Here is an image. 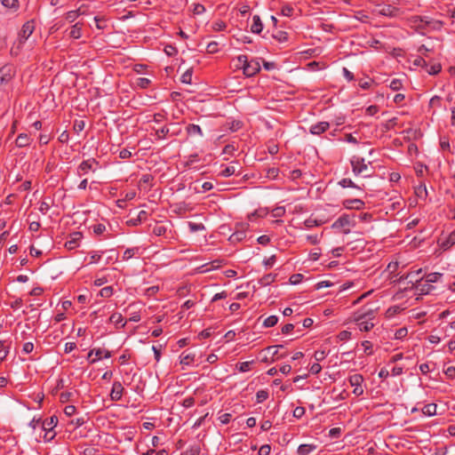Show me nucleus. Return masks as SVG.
Masks as SVG:
<instances>
[{
	"label": "nucleus",
	"instance_id": "nucleus-1",
	"mask_svg": "<svg viewBox=\"0 0 455 455\" xmlns=\"http://www.w3.org/2000/svg\"><path fill=\"white\" fill-rule=\"evenodd\" d=\"M34 29H35V26H34L33 20H29L23 25V27L19 34V38H18V41L15 45L16 50H14V47H13L12 49V53H14V54L18 53V51L21 48V46L26 42V40H28V37L32 35Z\"/></svg>",
	"mask_w": 455,
	"mask_h": 455
},
{
	"label": "nucleus",
	"instance_id": "nucleus-2",
	"mask_svg": "<svg viewBox=\"0 0 455 455\" xmlns=\"http://www.w3.org/2000/svg\"><path fill=\"white\" fill-rule=\"evenodd\" d=\"M352 170L355 175H363V177H371V172L368 164H365L363 158L354 156L351 160Z\"/></svg>",
	"mask_w": 455,
	"mask_h": 455
},
{
	"label": "nucleus",
	"instance_id": "nucleus-3",
	"mask_svg": "<svg viewBox=\"0 0 455 455\" xmlns=\"http://www.w3.org/2000/svg\"><path fill=\"white\" fill-rule=\"evenodd\" d=\"M14 76V68L11 65H5L0 68V86L9 83Z\"/></svg>",
	"mask_w": 455,
	"mask_h": 455
},
{
	"label": "nucleus",
	"instance_id": "nucleus-4",
	"mask_svg": "<svg viewBox=\"0 0 455 455\" xmlns=\"http://www.w3.org/2000/svg\"><path fill=\"white\" fill-rule=\"evenodd\" d=\"M243 74L246 76H252L260 70V65L259 60H251L245 67H243Z\"/></svg>",
	"mask_w": 455,
	"mask_h": 455
},
{
	"label": "nucleus",
	"instance_id": "nucleus-5",
	"mask_svg": "<svg viewBox=\"0 0 455 455\" xmlns=\"http://www.w3.org/2000/svg\"><path fill=\"white\" fill-rule=\"evenodd\" d=\"M349 382L351 386L355 387L353 393L355 395H361L363 393V389L361 386L363 382V376L359 374H355L349 378Z\"/></svg>",
	"mask_w": 455,
	"mask_h": 455
},
{
	"label": "nucleus",
	"instance_id": "nucleus-6",
	"mask_svg": "<svg viewBox=\"0 0 455 455\" xmlns=\"http://www.w3.org/2000/svg\"><path fill=\"white\" fill-rule=\"evenodd\" d=\"M82 238V234L80 232H75L71 234L70 239L66 242L65 247L68 250H73L78 246V243Z\"/></svg>",
	"mask_w": 455,
	"mask_h": 455
},
{
	"label": "nucleus",
	"instance_id": "nucleus-7",
	"mask_svg": "<svg viewBox=\"0 0 455 455\" xmlns=\"http://www.w3.org/2000/svg\"><path fill=\"white\" fill-rule=\"evenodd\" d=\"M330 127L329 123L327 122H320L318 124H313L310 127V132L315 135H319L324 132Z\"/></svg>",
	"mask_w": 455,
	"mask_h": 455
},
{
	"label": "nucleus",
	"instance_id": "nucleus-8",
	"mask_svg": "<svg viewBox=\"0 0 455 455\" xmlns=\"http://www.w3.org/2000/svg\"><path fill=\"white\" fill-rule=\"evenodd\" d=\"M123 390H124V387H122L121 383L115 382L113 384V387H112L111 394H110L111 399L113 401L120 400L122 397Z\"/></svg>",
	"mask_w": 455,
	"mask_h": 455
},
{
	"label": "nucleus",
	"instance_id": "nucleus-9",
	"mask_svg": "<svg viewBox=\"0 0 455 455\" xmlns=\"http://www.w3.org/2000/svg\"><path fill=\"white\" fill-rule=\"evenodd\" d=\"M378 12L381 15L392 17V16H395L398 10L390 4H385V5L379 6Z\"/></svg>",
	"mask_w": 455,
	"mask_h": 455
},
{
	"label": "nucleus",
	"instance_id": "nucleus-10",
	"mask_svg": "<svg viewBox=\"0 0 455 455\" xmlns=\"http://www.w3.org/2000/svg\"><path fill=\"white\" fill-rule=\"evenodd\" d=\"M364 203L360 199L346 200L344 206L347 209L360 210L363 207Z\"/></svg>",
	"mask_w": 455,
	"mask_h": 455
},
{
	"label": "nucleus",
	"instance_id": "nucleus-11",
	"mask_svg": "<svg viewBox=\"0 0 455 455\" xmlns=\"http://www.w3.org/2000/svg\"><path fill=\"white\" fill-rule=\"evenodd\" d=\"M421 22H425L426 28H430L434 30H439L442 28V22L439 20H430L428 18L427 19H420Z\"/></svg>",
	"mask_w": 455,
	"mask_h": 455
},
{
	"label": "nucleus",
	"instance_id": "nucleus-12",
	"mask_svg": "<svg viewBox=\"0 0 455 455\" xmlns=\"http://www.w3.org/2000/svg\"><path fill=\"white\" fill-rule=\"evenodd\" d=\"M422 273V269L419 268L414 272H411L409 273L406 276H405V279H408L409 283H419L422 280V277L419 276V275Z\"/></svg>",
	"mask_w": 455,
	"mask_h": 455
},
{
	"label": "nucleus",
	"instance_id": "nucleus-13",
	"mask_svg": "<svg viewBox=\"0 0 455 455\" xmlns=\"http://www.w3.org/2000/svg\"><path fill=\"white\" fill-rule=\"evenodd\" d=\"M93 354H95L96 357L92 360V363H94L97 360H100L102 356H104L106 358L110 356V353L108 351H104L102 349H96V350H92L89 353L88 357L90 358Z\"/></svg>",
	"mask_w": 455,
	"mask_h": 455
},
{
	"label": "nucleus",
	"instance_id": "nucleus-14",
	"mask_svg": "<svg viewBox=\"0 0 455 455\" xmlns=\"http://www.w3.org/2000/svg\"><path fill=\"white\" fill-rule=\"evenodd\" d=\"M364 315H359L356 321H360L358 323L360 331H369L374 324L369 321H362Z\"/></svg>",
	"mask_w": 455,
	"mask_h": 455
},
{
	"label": "nucleus",
	"instance_id": "nucleus-15",
	"mask_svg": "<svg viewBox=\"0 0 455 455\" xmlns=\"http://www.w3.org/2000/svg\"><path fill=\"white\" fill-rule=\"evenodd\" d=\"M316 448L314 444H300L298 448V453L299 455H307Z\"/></svg>",
	"mask_w": 455,
	"mask_h": 455
},
{
	"label": "nucleus",
	"instance_id": "nucleus-16",
	"mask_svg": "<svg viewBox=\"0 0 455 455\" xmlns=\"http://www.w3.org/2000/svg\"><path fill=\"white\" fill-rule=\"evenodd\" d=\"M29 138L26 133H20L16 139V145L19 148L26 147L29 144Z\"/></svg>",
	"mask_w": 455,
	"mask_h": 455
},
{
	"label": "nucleus",
	"instance_id": "nucleus-17",
	"mask_svg": "<svg viewBox=\"0 0 455 455\" xmlns=\"http://www.w3.org/2000/svg\"><path fill=\"white\" fill-rule=\"evenodd\" d=\"M252 20L253 23L251 28V32L256 34L261 32L263 26L259 17L255 15Z\"/></svg>",
	"mask_w": 455,
	"mask_h": 455
},
{
	"label": "nucleus",
	"instance_id": "nucleus-18",
	"mask_svg": "<svg viewBox=\"0 0 455 455\" xmlns=\"http://www.w3.org/2000/svg\"><path fill=\"white\" fill-rule=\"evenodd\" d=\"M455 244V230L449 235V236L441 243V246L447 250Z\"/></svg>",
	"mask_w": 455,
	"mask_h": 455
},
{
	"label": "nucleus",
	"instance_id": "nucleus-19",
	"mask_svg": "<svg viewBox=\"0 0 455 455\" xmlns=\"http://www.w3.org/2000/svg\"><path fill=\"white\" fill-rule=\"evenodd\" d=\"M187 131H188V133L190 135V136H200L202 137L203 136V132L200 128V126L196 125V124H189L188 127H187Z\"/></svg>",
	"mask_w": 455,
	"mask_h": 455
},
{
	"label": "nucleus",
	"instance_id": "nucleus-20",
	"mask_svg": "<svg viewBox=\"0 0 455 455\" xmlns=\"http://www.w3.org/2000/svg\"><path fill=\"white\" fill-rule=\"evenodd\" d=\"M350 224V220L348 216H342L338 219L332 225L333 228H343L348 226Z\"/></svg>",
	"mask_w": 455,
	"mask_h": 455
},
{
	"label": "nucleus",
	"instance_id": "nucleus-21",
	"mask_svg": "<svg viewBox=\"0 0 455 455\" xmlns=\"http://www.w3.org/2000/svg\"><path fill=\"white\" fill-rule=\"evenodd\" d=\"M110 322L116 324V326L120 325L121 327H124L125 325V323H123V316L119 313H114L110 316Z\"/></svg>",
	"mask_w": 455,
	"mask_h": 455
},
{
	"label": "nucleus",
	"instance_id": "nucleus-22",
	"mask_svg": "<svg viewBox=\"0 0 455 455\" xmlns=\"http://www.w3.org/2000/svg\"><path fill=\"white\" fill-rule=\"evenodd\" d=\"M70 37H73L75 39L81 37V25L79 23L75 24L72 26L70 32H69Z\"/></svg>",
	"mask_w": 455,
	"mask_h": 455
},
{
	"label": "nucleus",
	"instance_id": "nucleus-23",
	"mask_svg": "<svg viewBox=\"0 0 455 455\" xmlns=\"http://www.w3.org/2000/svg\"><path fill=\"white\" fill-rule=\"evenodd\" d=\"M422 411L424 414L433 416L436 413V405L435 403H429L423 407Z\"/></svg>",
	"mask_w": 455,
	"mask_h": 455
},
{
	"label": "nucleus",
	"instance_id": "nucleus-24",
	"mask_svg": "<svg viewBox=\"0 0 455 455\" xmlns=\"http://www.w3.org/2000/svg\"><path fill=\"white\" fill-rule=\"evenodd\" d=\"M95 164L94 160H87L84 161L80 166L79 170L83 172L84 173H86L89 170L92 169V165Z\"/></svg>",
	"mask_w": 455,
	"mask_h": 455
},
{
	"label": "nucleus",
	"instance_id": "nucleus-25",
	"mask_svg": "<svg viewBox=\"0 0 455 455\" xmlns=\"http://www.w3.org/2000/svg\"><path fill=\"white\" fill-rule=\"evenodd\" d=\"M278 318L275 315H270L264 320L263 325L265 327H272L277 323Z\"/></svg>",
	"mask_w": 455,
	"mask_h": 455
},
{
	"label": "nucleus",
	"instance_id": "nucleus-26",
	"mask_svg": "<svg viewBox=\"0 0 455 455\" xmlns=\"http://www.w3.org/2000/svg\"><path fill=\"white\" fill-rule=\"evenodd\" d=\"M441 276L442 274L440 273H430L426 275V282L427 283H436Z\"/></svg>",
	"mask_w": 455,
	"mask_h": 455
},
{
	"label": "nucleus",
	"instance_id": "nucleus-27",
	"mask_svg": "<svg viewBox=\"0 0 455 455\" xmlns=\"http://www.w3.org/2000/svg\"><path fill=\"white\" fill-rule=\"evenodd\" d=\"M427 17L415 16L411 19V22L420 29H426L425 22H421L420 19H427Z\"/></svg>",
	"mask_w": 455,
	"mask_h": 455
},
{
	"label": "nucleus",
	"instance_id": "nucleus-28",
	"mask_svg": "<svg viewBox=\"0 0 455 455\" xmlns=\"http://www.w3.org/2000/svg\"><path fill=\"white\" fill-rule=\"evenodd\" d=\"M235 171H236L235 166L230 165V166L226 167L223 171H221L220 175L222 177H229V176L235 174Z\"/></svg>",
	"mask_w": 455,
	"mask_h": 455
},
{
	"label": "nucleus",
	"instance_id": "nucleus-29",
	"mask_svg": "<svg viewBox=\"0 0 455 455\" xmlns=\"http://www.w3.org/2000/svg\"><path fill=\"white\" fill-rule=\"evenodd\" d=\"M191 79H192V69H188L187 71L184 72V74L181 76V78H180V81L183 83V84H191Z\"/></svg>",
	"mask_w": 455,
	"mask_h": 455
},
{
	"label": "nucleus",
	"instance_id": "nucleus-30",
	"mask_svg": "<svg viewBox=\"0 0 455 455\" xmlns=\"http://www.w3.org/2000/svg\"><path fill=\"white\" fill-rule=\"evenodd\" d=\"M275 275H272V274H268V275H264L261 279H260V283L262 285H268L270 284L271 283H273L275 281Z\"/></svg>",
	"mask_w": 455,
	"mask_h": 455
},
{
	"label": "nucleus",
	"instance_id": "nucleus-31",
	"mask_svg": "<svg viewBox=\"0 0 455 455\" xmlns=\"http://www.w3.org/2000/svg\"><path fill=\"white\" fill-rule=\"evenodd\" d=\"M283 347L282 345L277 346H270L266 348V353L270 355L271 357H274L275 355H277L279 348Z\"/></svg>",
	"mask_w": 455,
	"mask_h": 455
},
{
	"label": "nucleus",
	"instance_id": "nucleus-32",
	"mask_svg": "<svg viewBox=\"0 0 455 455\" xmlns=\"http://www.w3.org/2000/svg\"><path fill=\"white\" fill-rule=\"evenodd\" d=\"M285 213V208L283 206H278L273 209L272 211V216L274 218H279L283 216Z\"/></svg>",
	"mask_w": 455,
	"mask_h": 455
},
{
	"label": "nucleus",
	"instance_id": "nucleus-33",
	"mask_svg": "<svg viewBox=\"0 0 455 455\" xmlns=\"http://www.w3.org/2000/svg\"><path fill=\"white\" fill-rule=\"evenodd\" d=\"M441 70V65L439 63H434L432 64L427 69V73L430 75H436Z\"/></svg>",
	"mask_w": 455,
	"mask_h": 455
},
{
	"label": "nucleus",
	"instance_id": "nucleus-34",
	"mask_svg": "<svg viewBox=\"0 0 455 455\" xmlns=\"http://www.w3.org/2000/svg\"><path fill=\"white\" fill-rule=\"evenodd\" d=\"M150 84V80L145 77H140L136 80L137 86L140 88H147Z\"/></svg>",
	"mask_w": 455,
	"mask_h": 455
},
{
	"label": "nucleus",
	"instance_id": "nucleus-35",
	"mask_svg": "<svg viewBox=\"0 0 455 455\" xmlns=\"http://www.w3.org/2000/svg\"><path fill=\"white\" fill-rule=\"evenodd\" d=\"M268 396V394L267 391L265 390H259L257 392L256 394V399H257V403H262L263 401H265Z\"/></svg>",
	"mask_w": 455,
	"mask_h": 455
},
{
	"label": "nucleus",
	"instance_id": "nucleus-36",
	"mask_svg": "<svg viewBox=\"0 0 455 455\" xmlns=\"http://www.w3.org/2000/svg\"><path fill=\"white\" fill-rule=\"evenodd\" d=\"M339 184L342 188H358L350 179H343L339 182Z\"/></svg>",
	"mask_w": 455,
	"mask_h": 455
},
{
	"label": "nucleus",
	"instance_id": "nucleus-37",
	"mask_svg": "<svg viewBox=\"0 0 455 455\" xmlns=\"http://www.w3.org/2000/svg\"><path fill=\"white\" fill-rule=\"evenodd\" d=\"M206 51L209 53H215L218 52V43L217 42H211L206 46Z\"/></svg>",
	"mask_w": 455,
	"mask_h": 455
},
{
	"label": "nucleus",
	"instance_id": "nucleus-38",
	"mask_svg": "<svg viewBox=\"0 0 455 455\" xmlns=\"http://www.w3.org/2000/svg\"><path fill=\"white\" fill-rule=\"evenodd\" d=\"M389 87H390L393 91H398V90H400V89H401V87H402V82H401L399 79H393V80L390 82Z\"/></svg>",
	"mask_w": 455,
	"mask_h": 455
},
{
	"label": "nucleus",
	"instance_id": "nucleus-39",
	"mask_svg": "<svg viewBox=\"0 0 455 455\" xmlns=\"http://www.w3.org/2000/svg\"><path fill=\"white\" fill-rule=\"evenodd\" d=\"M192 11L194 14H201L205 12V7L201 4H194Z\"/></svg>",
	"mask_w": 455,
	"mask_h": 455
},
{
	"label": "nucleus",
	"instance_id": "nucleus-40",
	"mask_svg": "<svg viewBox=\"0 0 455 455\" xmlns=\"http://www.w3.org/2000/svg\"><path fill=\"white\" fill-rule=\"evenodd\" d=\"M303 279V275L301 274H294L290 277V283L291 284H298Z\"/></svg>",
	"mask_w": 455,
	"mask_h": 455
},
{
	"label": "nucleus",
	"instance_id": "nucleus-41",
	"mask_svg": "<svg viewBox=\"0 0 455 455\" xmlns=\"http://www.w3.org/2000/svg\"><path fill=\"white\" fill-rule=\"evenodd\" d=\"M56 425V420H54L53 418H51V420L50 422H44L41 426L42 429L43 430H52V428L53 427V426Z\"/></svg>",
	"mask_w": 455,
	"mask_h": 455
},
{
	"label": "nucleus",
	"instance_id": "nucleus-42",
	"mask_svg": "<svg viewBox=\"0 0 455 455\" xmlns=\"http://www.w3.org/2000/svg\"><path fill=\"white\" fill-rule=\"evenodd\" d=\"M2 4L7 8H16L18 0H2Z\"/></svg>",
	"mask_w": 455,
	"mask_h": 455
},
{
	"label": "nucleus",
	"instance_id": "nucleus-43",
	"mask_svg": "<svg viewBox=\"0 0 455 455\" xmlns=\"http://www.w3.org/2000/svg\"><path fill=\"white\" fill-rule=\"evenodd\" d=\"M408 333V331L406 328H401L395 331V339H403L404 338Z\"/></svg>",
	"mask_w": 455,
	"mask_h": 455
},
{
	"label": "nucleus",
	"instance_id": "nucleus-44",
	"mask_svg": "<svg viewBox=\"0 0 455 455\" xmlns=\"http://www.w3.org/2000/svg\"><path fill=\"white\" fill-rule=\"evenodd\" d=\"M271 451V447L268 444L262 445L259 450V455H268Z\"/></svg>",
	"mask_w": 455,
	"mask_h": 455
},
{
	"label": "nucleus",
	"instance_id": "nucleus-45",
	"mask_svg": "<svg viewBox=\"0 0 455 455\" xmlns=\"http://www.w3.org/2000/svg\"><path fill=\"white\" fill-rule=\"evenodd\" d=\"M78 16V11H70L67 13L66 19L69 22H73Z\"/></svg>",
	"mask_w": 455,
	"mask_h": 455
},
{
	"label": "nucleus",
	"instance_id": "nucleus-46",
	"mask_svg": "<svg viewBox=\"0 0 455 455\" xmlns=\"http://www.w3.org/2000/svg\"><path fill=\"white\" fill-rule=\"evenodd\" d=\"M188 227H189L191 232H196L201 229H204V226L202 224H197V223H193V222H189Z\"/></svg>",
	"mask_w": 455,
	"mask_h": 455
},
{
	"label": "nucleus",
	"instance_id": "nucleus-47",
	"mask_svg": "<svg viewBox=\"0 0 455 455\" xmlns=\"http://www.w3.org/2000/svg\"><path fill=\"white\" fill-rule=\"evenodd\" d=\"M100 294L101 297H109L112 294V287L108 286L105 288H102L100 291Z\"/></svg>",
	"mask_w": 455,
	"mask_h": 455
},
{
	"label": "nucleus",
	"instance_id": "nucleus-48",
	"mask_svg": "<svg viewBox=\"0 0 455 455\" xmlns=\"http://www.w3.org/2000/svg\"><path fill=\"white\" fill-rule=\"evenodd\" d=\"M305 409L303 407H296L293 411V416L295 418H300L304 415Z\"/></svg>",
	"mask_w": 455,
	"mask_h": 455
},
{
	"label": "nucleus",
	"instance_id": "nucleus-49",
	"mask_svg": "<svg viewBox=\"0 0 455 455\" xmlns=\"http://www.w3.org/2000/svg\"><path fill=\"white\" fill-rule=\"evenodd\" d=\"M226 28V24L222 21H218V22H215L213 23L212 25V28L213 30L215 31H220V30H223L224 28Z\"/></svg>",
	"mask_w": 455,
	"mask_h": 455
},
{
	"label": "nucleus",
	"instance_id": "nucleus-50",
	"mask_svg": "<svg viewBox=\"0 0 455 455\" xmlns=\"http://www.w3.org/2000/svg\"><path fill=\"white\" fill-rule=\"evenodd\" d=\"M237 60L239 62L240 67L243 68V67H245L246 64L249 62L247 56L245 55H240L237 57Z\"/></svg>",
	"mask_w": 455,
	"mask_h": 455
},
{
	"label": "nucleus",
	"instance_id": "nucleus-51",
	"mask_svg": "<svg viewBox=\"0 0 455 455\" xmlns=\"http://www.w3.org/2000/svg\"><path fill=\"white\" fill-rule=\"evenodd\" d=\"M165 228L164 227H162V226H158V227H155L154 229H153V233L157 235V236H160L162 235L163 234L165 233Z\"/></svg>",
	"mask_w": 455,
	"mask_h": 455
},
{
	"label": "nucleus",
	"instance_id": "nucleus-52",
	"mask_svg": "<svg viewBox=\"0 0 455 455\" xmlns=\"http://www.w3.org/2000/svg\"><path fill=\"white\" fill-rule=\"evenodd\" d=\"M64 412L67 416H72L76 412V407L74 405H68L65 407Z\"/></svg>",
	"mask_w": 455,
	"mask_h": 455
},
{
	"label": "nucleus",
	"instance_id": "nucleus-53",
	"mask_svg": "<svg viewBox=\"0 0 455 455\" xmlns=\"http://www.w3.org/2000/svg\"><path fill=\"white\" fill-rule=\"evenodd\" d=\"M251 362H243L239 365V371L242 372L248 371L250 370Z\"/></svg>",
	"mask_w": 455,
	"mask_h": 455
},
{
	"label": "nucleus",
	"instance_id": "nucleus-54",
	"mask_svg": "<svg viewBox=\"0 0 455 455\" xmlns=\"http://www.w3.org/2000/svg\"><path fill=\"white\" fill-rule=\"evenodd\" d=\"M275 255H272L271 257H269L268 259H267L264 261V265H265L267 267H271L275 264Z\"/></svg>",
	"mask_w": 455,
	"mask_h": 455
},
{
	"label": "nucleus",
	"instance_id": "nucleus-55",
	"mask_svg": "<svg viewBox=\"0 0 455 455\" xmlns=\"http://www.w3.org/2000/svg\"><path fill=\"white\" fill-rule=\"evenodd\" d=\"M306 239L311 243V244H316L319 242V239L316 235H307Z\"/></svg>",
	"mask_w": 455,
	"mask_h": 455
},
{
	"label": "nucleus",
	"instance_id": "nucleus-56",
	"mask_svg": "<svg viewBox=\"0 0 455 455\" xmlns=\"http://www.w3.org/2000/svg\"><path fill=\"white\" fill-rule=\"evenodd\" d=\"M33 348H34V345L33 343L31 342H27L24 344L23 346V351L26 353V354H29L30 352L33 351Z\"/></svg>",
	"mask_w": 455,
	"mask_h": 455
},
{
	"label": "nucleus",
	"instance_id": "nucleus-57",
	"mask_svg": "<svg viewBox=\"0 0 455 455\" xmlns=\"http://www.w3.org/2000/svg\"><path fill=\"white\" fill-rule=\"evenodd\" d=\"M325 352L324 351H316L314 354V357L316 361H322L325 357Z\"/></svg>",
	"mask_w": 455,
	"mask_h": 455
},
{
	"label": "nucleus",
	"instance_id": "nucleus-58",
	"mask_svg": "<svg viewBox=\"0 0 455 455\" xmlns=\"http://www.w3.org/2000/svg\"><path fill=\"white\" fill-rule=\"evenodd\" d=\"M292 11H293V9L291 6H288V5L287 6H283L282 8V14L283 16L289 17V16H291Z\"/></svg>",
	"mask_w": 455,
	"mask_h": 455
},
{
	"label": "nucleus",
	"instance_id": "nucleus-59",
	"mask_svg": "<svg viewBox=\"0 0 455 455\" xmlns=\"http://www.w3.org/2000/svg\"><path fill=\"white\" fill-rule=\"evenodd\" d=\"M414 64L417 66L427 67V61L423 57H419L414 60Z\"/></svg>",
	"mask_w": 455,
	"mask_h": 455
},
{
	"label": "nucleus",
	"instance_id": "nucleus-60",
	"mask_svg": "<svg viewBox=\"0 0 455 455\" xmlns=\"http://www.w3.org/2000/svg\"><path fill=\"white\" fill-rule=\"evenodd\" d=\"M322 370V367L319 363H314L311 368H310V371L313 373V374H317L321 371Z\"/></svg>",
	"mask_w": 455,
	"mask_h": 455
},
{
	"label": "nucleus",
	"instance_id": "nucleus-61",
	"mask_svg": "<svg viewBox=\"0 0 455 455\" xmlns=\"http://www.w3.org/2000/svg\"><path fill=\"white\" fill-rule=\"evenodd\" d=\"M192 360H193V356H191L190 355H187L182 356V358L180 360V363L188 365L190 363V362Z\"/></svg>",
	"mask_w": 455,
	"mask_h": 455
},
{
	"label": "nucleus",
	"instance_id": "nucleus-62",
	"mask_svg": "<svg viewBox=\"0 0 455 455\" xmlns=\"http://www.w3.org/2000/svg\"><path fill=\"white\" fill-rule=\"evenodd\" d=\"M445 374L449 377V378H454L455 377V367L453 366H450L446 369L445 371Z\"/></svg>",
	"mask_w": 455,
	"mask_h": 455
},
{
	"label": "nucleus",
	"instance_id": "nucleus-63",
	"mask_svg": "<svg viewBox=\"0 0 455 455\" xmlns=\"http://www.w3.org/2000/svg\"><path fill=\"white\" fill-rule=\"evenodd\" d=\"M134 255V250L133 249H127L124 252V259H131L132 256Z\"/></svg>",
	"mask_w": 455,
	"mask_h": 455
},
{
	"label": "nucleus",
	"instance_id": "nucleus-64",
	"mask_svg": "<svg viewBox=\"0 0 455 455\" xmlns=\"http://www.w3.org/2000/svg\"><path fill=\"white\" fill-rule=\"evenodd\" d=\"M401 179V176L398 172H392L389 176V180L391 182H397Z\"/></svg>",
	"mask_w": 455,
	"mask_h": 455
}]
</instances>
